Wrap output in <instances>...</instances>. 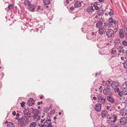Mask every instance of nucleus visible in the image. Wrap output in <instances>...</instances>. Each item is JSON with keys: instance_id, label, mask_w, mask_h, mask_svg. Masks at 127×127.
Instances as JSON below:
<instances>
[{"instance_id": "1", "label": "nucleus", "mask_w": 127, "mask_h": 127, "mask_svg": "<svg viewBox=\"0 0 127 127\" xmlns=\"http://www.w3.org/2000/svg\"><path fill=\"white\" fill-rule=\"evenodd\" d=\"M97 2L92 3L91 6H89L87 9V11L89 13L94 12L95 10H98L99 7L97 6Z\"/></svg>"}, {"instance_id": "2", "label": "nucleus", "mask_w": 127, "mask_h": 127, "mask_svg": "<svg viewBox=\"0 0 127 127\" xmlns=\"http://www.w3.org/2000/svg\"><path fill=\"white\" fill-rule=\"evenodd\" d=\"M40 112L37 109H33L32 111V117L34 120L37 121L40 119Z\"/></svg>"}, {"instance_id": "3", "label": "nucleus", "mask_w": 127, "mask_h": 127, "mask_svg": "<svg viewBox=\"0 0 127 127\" xmlns=\"http://www.w3.org/2000/svg\"><path fill=\"white\" fill-rule=\"evenodd\" d=\"M29 118L27 117L26 116H23V117L21 118L19 120L18 123V124L20 126V127H21V126L24 127L26 126Z\"/></svg>"}, {"instance_id": "4", "label": "nucleus", "mask_w": 127, "mask_h": 127, "mask_svg": "<svg viewBox=\"0 0 127 127\" xmlns=\"http://www.w3.org/2000/svg\"><path fill=\"white\" fill-rule=\"evenodd\" d=\"M111 85L115 92L118 93L120 91V89L119 88V83L117 82L114 81L112 83Z\"/></svg>"}, {"instance_id": "5", "label": "nucleus", "mask_w": 127, "mask_h": 127, "mask_svg": "<svg viewBox=\"0 0 127 127\" xmlns=\"http://www.w3.org/2000/svg\"><path fill=\"white\" fill-rule=\"evenodd\" d=\"M116 32L112 29H108L106 32V35L108 38L113 37Z\"/></svg>"}, {"instance_id": "6", "label": "nucleus", "mask_w": 127, "mask_h": 127, "mask_svg": "<svg viewBox=\"0 0 127 127\" xmlns=\"http://www.w3.org/2000/svg\"><path fill=\"white\" fill-rule=\"evenodd\" d=\"M117 119V116L113 114L109 117V120L108 121V122L110 124H113L116 121Z\"/></svg>"}, {"instance_id": "7", "label": "nucleus", "mask_w": 127, "mask_h": 127, "mask_svg": "<svg viewBox=\"0 0 127 127\" xmlns=\"http://www.w3.org/2000/svg\"><path fill=\"white\" fill-rule=\"evenodd\" d=\"M51 120H46L43 124V126L41 127H52V125L51 122Z\"/></svg>"}, {"instance_id": "8", "label": "nucleus", "mask_w": 127, "mask_h": 127, "mask_svg": "<svg viewBox=\"0 0 127 127\" xmlns=\"http://www.w3.org/2000/svg\"><path fill=\"white\" fill-rule=\"evenodd\" d=\"M127 122V119L126 117H122L120 120V123L121 126H124Z\"/></svg>"}, {"instance_id": "9", "label": "nucleus", "mask_w": 127, "mask_h": 127, "mask_svg": "<svg viewBox=\"0 0 127 127\" xmlns=\"http://www.w3.org/2000/svg\"><path fill=\"white\" fill-rule=\"evenodd\" d=\"M111 90L110 86H107L103 90V93L105 95H107L109 94Z\"/></svg>"}, {"instance_id": "10", "label": "nucleus", "mask_w": 127, "mask_h": 127, "mask_svg": "<svg viewBox=\"0 0 127 127\" xmlns=\"http://www.w3.org/2000/svg\"><path fill=\"white\" fill-rule=\"evenodd\" d=\"M106 31V27H104L100 28L98 30V33L99 34L102 35Z\"/></svg>"}, {"instance_id": "11", "label": "nucleus", "mask_w": 127, "mask_h": 127, "mask_svg": "<svg viewBox=\"0 0 127 127\" xmlns=\"http://www.w3.org/2000/svg\"><path fill=\"white\" fill-rule=\"evenodd\" d=\"M101 104L99 103L96 104L94 106V108L96 111H100L101 109Z\"/></svg>"}, {"instance_id": "12", "label": "nucleus", "mask_w": 127, "mask_h": 127, "mask_svg": "<svg viewBox=\"0 0 127 127\" xmlns=\"http://www.w3.org/2000/svg\"><path fill=\"white\" fill-rule=\"evenodd\" d=\"M24 114L25 116H26L27 117L31 118L30 116L31 114L29 112V110L28 109H25L23 111Z\"/></svg>"}, {"instance_id": "13", "label": "nucleus", "mask_w": 127, "mask_h": 127, "mask_svg": "<svg viewBox=\"0 0 127 127\" xmlns=\"http://www.w3.org/2000/svg\"><path fill=\"white\" fill-rule=\"evenodd\" d=\"M35 8V6L34 5L31 4L28 7V9L29 11L33 12Z\"/></svg>"}, {"instance_id": "14", "label": "nucleus", "mask_w": 127, "mask_h": 127, "mask_svg": "<svg viewBox=\"0 0 127 127\" xmlns=\"http://www.w3.org/2000/svg\"><path fill=\"white\" fill-rule=\"evenodd\" d=\"M82 3H83V2L79 1H77L75 2L74 3V6L76 8H79L81 7L82 6Z\"/></svg>"}, {"instance_id": "15", "label": "nucleus", "mask_w": 127, "mask_h": 127, "mask_svg": "<svg viewBox=\"0 0 127 127\" xmlns=\"http://www.w3.org/2000/svg\"><path fill=\"white\" fill-rule=\"evenodd\" d=\"M108 20V21L109 22L108 23L111 27L112 26V25L113 23L114 24H115L116 23H117L116 21L113 20V18H109Z\"/></svg>"}, {"instance_id": "16", "label": "nucleus", "mask_w": 127, "mask_h": 127, "mask_svg": "<svg viewBox=\"0 0 127 127\" xmlns=\"http://www.w3.org/2000/svg\"><path fill=\"white\" fill-rule=\"evenodd\" d=\"M34 102L33 99L32 98H30L28 101V104L29 106H32L33 105Z\"/></svg>"}, {"instance_id": "17", "label": "nucleus", "mask_w": 127, "mask_h": 127, "mask_svg": "<svg viewBox=\"0 0 127 127\" xmlns=\"http://www.w3.org/2000/svg\"><path fill=\"white\" fill-rule=\"evenodd\" d=\"M102 21V20H100L97 22L96 24V27L97 28H101L103 24V22Z\"/></svg>"}, {"instance_id": "18", "label": "nucleus", "mask_w": 127, "mask_h": 127, "mask_svg": "<svg viewBox=\"0 0 127 127\" xmlns=\"http://www.w3.org/2000/svg\"><path fill=\"white\" fill-rule=\"evenodd\" d=\"M117 52H118V55H119L118 53H122L123 54L125 52V50H124L123 48L122 47H121V46L119 47V49H117Z\"/></svg>"}, {"instance_id": "19", "label": "nucleus", "mask_w": 127, "mask_h": 127, "mask_svg": "<svg viewBox=\"0 0 127 127\" xmlns=\"http://www.w3.org/2000/svg\"><path fill=\"white\" fill-rule=\"evenodd\" d=\"M5 123L6 124L7 123V127H14V124L11 122H8L7 121H6Z\"/></svg>"}, {"instance_id": "20", "label": "nucleus", "mask_w": 127, "mask_h": 127, "mask_svg": "<svg viewBox=\"0 0 127 127\" xmlns=\"http://www.w3.org/2000/svg\"><path fill=\"white\" fill-rule=\"evenodd\" d=\"M123 88L122 91L123 95H127V87H124Z\"/></svg>"}, {"instance_id": "21", "label": "nucleus", "mask_w": 127, "mask_h": 127, "mask_svg": "<svg viewBox=\"0 0 127 127\" xmlns=\"http://www.w3.org/2000/svg\"><path fill=\"white\" fill-rule=\"evenodd\" d=\"M107 99L109 101L112 103H114V100L110 96H107Z\"/></svg>"}, {"instance_id": "22", "label": "nucleus", "mask_w": 127, "mask_h": 127, "mask_svg": "<svg viewBox=\"0 0 127 127\" xmlns=\"http://www.w3.org/2000/svg\"><path fill=\"white\" fill-rule=\"evenodd\" d=\"M98 102H99L101 105L103 104L105 105L106 104V99L105 98H103L101 99V100L98 101Z\"/></svg>"}, {"instance_id": "23", "label": "nucleus", "mask_w": 127, "mask_h": 127, "mask_svg": "<svg viewBox=\"0 0 127 127\" xmlns=\"http://www.w3.org/2000/svg\"><path fill=\"white\" fill-rule=\"evenodd\" d=\"M120 115L122 116H125L127 115V111H126L124 110H121L120 111Z\"/></svg>"}, {"instance_id": "24", "label": "nucleus", "mask_w": 127, "mask_h": 127, "mask_svg": "<svg viewBox=\"0 0 127 127\" xmlns=\"http://www.w3.org/2000/svg\"><path fill=\"white\" fill-rule=\"evenodd\" d=\"M24 3L25 5L28 6V7L31 4L30 1L28 0H25Z\"/></svg>"}, {"instance_id": "25", "label": "nucleus", "mask_w": 127, "mask_h": 127, "mask_svg": "<svg viewBox=\"0 0 127 127\" xmlns=\"http://www.w3.org/2000/svg\"><path fill=\"white\" fill-rule=\"evenodd\" d=\"M14 6V4L11 3V4H9L8 6V8L9 9H11L12 8H13Z\"/></svg>"}, {"instance_id": "26", "label": "nucleus", "mask_w": 127, "mask_h": 127, "mask_svg": "<svg viewBox=\"0 0 127 127\" xmlns=\"http://www.w3.org/2000/svg\"><path fill=\"white\" fill-rule=\"evenodd\" d=\"M36 125V123L35 122H32L30 124V127H35Z\"/></svg>"}, {"instance_id": "27", "label": "nucleus", "mask_w": 127, "mask_h": 127, "mask_svg": "<svg viewBox=\"0 0 127 127\" xmlns=\"http://www.w3.org/2000/svg\"><path fill=\"white\" fill-rule=\"evenodd\" d=\"M44 4L45 5H47L50 3V0H43Z\"/></svg>"}, {"instance_id": "28", "label": "nucleus", "mask_w": 127, "mask_h": 127, "mask_svg": "<svg viewBox=\"0 0 127 127\" xmlns=\"http://www.w3.org/2000/svg\"><path fill=\"white\" fill-rule=\"evenodd\" d=\"M97 97L98 101L103 99V97H102V95H101L99 94L97 96Z\"/></svg>"}, {"instance_id": "29", "label": "nucleus", "mask_w": 127, "mask_h": 127, "mask_svg": "<svg viewBox=\"0 0 127 127\" xmlns=\"http://www.w3.org/2000/svg\"><path fill=\"white\" fill-rule=\"evenodd\" d=\"M118 52L116 51V50H115L114 49L112 50V51L111 52L112 54H114L115 56L117 54Z\"/></svg>"}, {"instance_id": "30", "label": "nucleus", "mask_w": 127, "mask_h": 127, "mask_svg": "<svg viewBox=\"0 0 127 127\" xmlns=\"http://www.w3.org/2000/svg\"><path fill=\"white\" fill-rule=\"evenodd\" d=\"M110 81L109 80L106 81L105 82V85H106V87H107V86H110L109 85L110 84Z\"/></svg>"}, {"instance_id": "31", "label": "nucleus", "mask_w": 127, "mask_h": 127, "mask_svg": "<svg viewBox=\"0 0 127 127\" xmlns=\"http://www.w3.org/2000/svg\"><path fill=\"white\" fill-rule=\"evenodd\" d=\"M123 64L124 67L125 68H127V60H126Z\"/></svg>"}, {"instance_id": "32", "label": "nucleus", "mask_w": 127, "mask_h": 127, "mask_svg": "<svg viewBox=\"0 0 127 127\" xmlns=\"http://www.w3.org/2000/svg\"><path fill=\"white\" fill-rule=\"evenodd\" d=\"M107 26L108 27H110V25L108 23H107V22H105L104 23V27H105Z\"/></svg>"}, {"instance_id": "33", "label": "nucleus", "mask_w": 127, "mask_h": 127, "mask_svg": "<svg viewBox=\"0 0 127 127\" xmlns=\"http://www.w3.org/2000/svg\"><path fill=\"white\" fill-rule=\"evenodd\" d=\"M50 109V108H48V107H45L44 108V112H45L46 113H47L48 112V111Z\"/></svg>"}, {"instance_id": "34", "label": "nucleus", "mask_w": 127, "mask_h": 127, "mask_svg": "<svg viewBox=\"0 0 127 127\" xmlns=\"http://www.w3.org/2000/svg\"><path fill=\"white\" fill-rule=\"evenodd\" d=\"M120 36L122 38H123L124 37V34L122 33H121V31L119 32Z\"/></svg>"}, {"instance_id": "35", "label": "nucleus", "mask_w": 127, "mask_h": 127, "mask_svg": "<svg viewBox=\"0 0 127 127\" xmlns=\"http://www.w3.org/2000/svg\"><path fill=\"white\" fill-rule=\"evenodd\" d=\"M96 32L95 33L94 32H91V36H96Z\"/></svg>"}, {"instance_id": "36", "label": "nucleus", "mask_w": 127, "mask_h": 127, "mask_svg": "<svg viewBox=\"0 0 127 127\" xmlns=\"http://www.w3.org/2000/svg\"><path fill=\"white\" fill-rule=\"evenodd\" d=\"M118 95L120 97H121L122 95V94H123L122 93V92L119 91V92H118Z\"/></svg>"}, {"instance_id": "37", "label": "nucleus", "mask_w": 127, "mask_h": 127, "mask_svg": "<svg viewBox=\"0 0 127 127\" xmlns=\"http://www.w3.org/2000/svg\"><path fill=\"white\" fill-rule=\"evenodd\" d=\"M123 44L124 45L127 46V42L125 41H124L122 42Z\"/></svg>"}, {"instance_id": "38", "label": "nucleus", "mask_w": 127, "mask_h": 127, "mask_svg": "<svg viewBox=\"0 0 127 127\" xmlns=\"http://www.w3.org/2000/svg\"><path fill=\"white\" fill-rule=\"evenodd\" d=\"M25 103V102H23L22 103H21V106L23 107L25 106L24 104Z\"/></svg>"}, {"instance_id": "39", "label": "nucleus", "mask_w": 127, "mask_h": 127, "mask_svg": "<svg viewBox=\"0 0 127 127\" xmlns=\"http://www.w3.org/2000/svg\"><path fill=\"white\" fill-rule=\"evenodd\" d=\"M108 14L110 16L114 14V12L110 11L109 12Z\"/></svg>"}, {"instance_id": "40", "label": "nucleus", "mask_w": 127, "mask_h": 127, "mask_svg": "<svg viewBox=\"0 0 127 127\" xmlns=\"http://www.w3.org/2000/svg\"><path fill=\"white\" fill-rule=\"evenodd\" d=\"M124 85H125L127 87V80L123 84V86H124Z\"/></svg>"}, {"instance_id": "41", "label": "nucleus", "mask_w": 127, "mask_h": 127, "mask_svg": "<svg viewBox=\"0 0 127 127\" xmlns=\"http://www.w3.org/2000/svg\"><path fill=\"white\" fill-rule=\"evenodd\" d=\"M101 7L102 8V11H105V10L106 9H107V7L106 6L105 7V9H104V10L103 8H102V6H101Z\"/></svg>"}, {"instance_id": "42", "label": "nucleus", "mask_w": 127, "mask_h": 127, "mask_svg": "<svg viewBox=\"0 0 127 127\" xmlns=\"http://www.w3.org/2000/svg\"><path fill=\"white\" fill-rule=\"evenodd\" d=\"M110 126L112 127H118V126H116V125L113 124L111 125Z\"/></svg>"}, {"instance_id": "43", "label": "nucleus", "mask_w": 127, "mask_h": 127, "mask_svg": "<svg viewBox=\"0 0 127 127\" xmlns=\"http://www.w3.org/2000/svg\"><path fill=\"white\" fill-rule=\"evenodd\" d=\"M70 9L72 11H73L74 9V7L73 6H72L70 8Z\"/></svg>"}, {"instance_id": "44", "label": "nucleus", "mask_w": 127, "mask_h": 127, "mask_svg": "<svg viewBox=\"0 0 127 127\" xmlns=\"http://www.w3.org/2000/svg\"><path fill=\"white\" fill-rule=\"evenodd\" d=\"M42 104V102L41 101L40 102H38L37 103V104L38 105H40V104Z\"/></svg>"}, {"instance_id": "45", "label": "nucleus", "mask_w": 127, "mask_h": 127, "mask_svg": "<svg viewBox=\"0 0 127 127\" xmlns=\"http://www.w3.org/2000/svg\"><path fill=\"white\" fill-rule=\"evenodd\" d=\"M12 114L15 116L16 115V112L15 111H14L12 113Z\"/></svg>"}, {"instance_id": "46", "label": "nucleus", "mask_w": 127, "mask_h": 127, "mask_svg": "<svg viewBox=\"0 0 127 127\" xmlns=\"http://www.w3.org/2000/svg\"><path fill=\"white\" fill-rule=\"evenodd\" d=\"M93 98L95 100H96L97 99V98L96 97H95V96Z\"/></svg>"}, {"instance_id": "47", "label": "nucleus", "mask_w": 127, "mask_h": 127, "mask_svg": "<svg viewBox=\"0 0 127 127\" xmlns=\"http://www.w3.org/2000/svg\"><path fill=\"white\" fill-rule=\"evenodd\" d=\"M91 37L90 38V39H92L93 38H95V36H91Z\"/></svg>"}, {"instance_id": "48", "label": "nucleus", "mask_w": 127, "mask_h": 127, "mask_svg": "<svg viewBox=\"0 0 127 127\" xmlns=\"http://www.w3.org/2000/svg\"><path fill=\"white\" fill-rule=\"evenodd\" d=\"M44 120H41V125H42V123H44Z\"/></svg>"}, {"instance_id": "49", "label": "nucleus", "mask_w": 127, "mask_h": 127, "mask_svg": "<svg viewBox=\"0 0 127 127\" xmlns=\"http://www.w3.org/2000/svg\"><path fill=\"white\" fill-rule=\"evenodd\" d=\"M65 1H66V3H67L68 4L69 3V0H66Z\"/></svg>"}, {"instance_id": "50", "label": "nucleus", "mask_w": 127, "mask_h": 127, "mask_svg": "<svg viewBox=\"0 0 127 127\" xmlns=\"http://www.w3.org/2000/svg\"><path fill=\"white\" fill-rule=\"evenodd\" d=\"M98 0L100 2H102L104 1V0Z\"/></svg>"}, {"instance_id": "51", "label": "nucleus", "mask_w": 127, "mask_h": 127, "mask_svg": "<svg viewBox=\"0 0 127 127\" xmlns=\"http://www.w3.org/2000/svg\"><path fill=\"white\" fill-rule=\"evenodd\" d=\"M110 12H114L113 11L112 9L110 8Z\"/></svg>"}, {"instance_id": "52", "label": "nucleus", "mask_w": 127, "mask_h": 127, "mask_svg": "<svg viewBox=\"0 0 127 127\" xmlns=\"http://www.w3.org/2000/svg\"><path fill=\"white\" fill-rule=\"evenodd\" d=\"M19 116V113H17L16 115V116L17 117H18Z\"/></svg>"}, {"instance_id": "53", "label": "nucleus", "mask_w": 127, "mask_h": 127, "mask_svg": "<svg viewBox=\"0 0 127 127\" xmlns=\"http://www.w3.org/2000/svg\"><path fill=\"white\" fill-rule=\"evenodd\" d=\"M98 14L99 16H100L102 15V14H101V13H98Z\"/></svg>"}, {"instance_id": "54", "label": "nucleus", "mask_w": 127, "mask_h": 127, "mask_svg": "<svg viewBox=\"0 0 127 127\" xmlns=\"http://www.w3.org/2000/svg\"><path fill=\"white\" fill-rule=\"evenodd\" d=\"M37 9L38 10H39L40 9V7L39 6H38L37 7Z\"/></svg>"}, {"instance_id": "55", "label": "nucleus", "mask_w": 127, "mask_h": 127, "mask_svg": "<svg viewBox=\"0 0 127 127\" xmlns=\"http://www.w3.org/2000/svg\"><path fill=\"white\" fill-rule=\"evenodd\" d=\"M43 98V96H40V99H42Z\"/></svg>"}, {"instance_id": "56", "label": "nucleus", "mask_w": 127, "mask_h": 127, "mask_svg": "<svg viewBox=\"0 0 127 127\" xmlns=\"http://www.w3.org/2000/svg\"><path fill=\"white\" fill-rule=\"evenodd\" d=\"M86 30V29H85V28H84V29L83 28L82 29V31H83L84 30Z\"/></svg>"}, {"instance_id": "57", "label": "nucleus", "mask_w": 127, "mask_h": 127, "mask_svg": "<svg viewBox=\"0 0 127 127\" xmlns=\"http://www.w3.org/2000/svg\"><path fill=\"white\" fill-rule=\"evenodd\" d=\"M124 58V57H121V59L122 60H123Z\"/></svg>"}, {"instance_id": "58", "label": "nucleus", "mask_w": 127, "mask_h": 127, "mask_svg": "<svg viewBox=\"0 0 127 127\" xmlns=\"http://www.w3.org/2000/svg\"><path fill=\"white\" fill-rule=\"evenodd\" d=\"M95 18H98V16L97 15H95Z\"/></svg>"}, {"instance_id": "59", "label": "nucleus", "mask_w": 127, "mask_h": 127, "mask_svg": "<svg viewBox=\"0 0 127 127\" xmlns=\"http://www.w3.org/2000/svg\"><path fill=\"white\" fill-rule=\"evenodd\" d=\"M59 115H60L61 114V113L60 112L59 113Z\"/></svg>"}, {"instance_id": "60", "label": "nucleus", "mask_w": 127, "mask_h": 127, "mask_svg": "<svg viewBox=\"0 0 127 127\" xmlns=\"http://www.w3.org/2000/svg\"><path fill=\"white\" fill-rule=\"evenodd\" d=\"M56 119V117H54V119Z\"/></svg>"}, {"instance_id": "61", "label": "nucleus", "mask_w": 127, "mask_h": 127, "mask_svg": "<svg viewBox=\"0 0 127 127\" xmlns=\"http://www.w3.org/2000/svg\"><path fill=\"white\" fill-rule=\"evenodd\" d=\"M44 115H45V114H44H44H43V115L42 116V117H43V116H44Z\"/></svg>"}, {"instance_id": "62", "label": "nucleus", "mask_w": 127, "mask_h": 127, "mask_svg": "<svg viewBox=\"0 0 127 127\" xmlns=\"http://www.w3.org/2000/svg\"><path fill=\"white\" fill-rule=\"evenodd\" d=\"M105 15H106L107 16V15H108V14H107V13H106V14H105Z\"/></svg>"}, {"instance_id": "63", "label": "nucleus", "mask_w": 127, "mask_h": 127, "mask_svg": "<svg viewBox=\"0 0 127 127\" xmlns=\"http://www.w3.org/2000/svg\"><path fill=\"white\" fill-rule=\"evenodd\" d=\"M97 73H96V74H95V75L96 76L97 75Z\"/></svg>"}, {"instance_id": "64", "label": "nucleus", "mask_w": 127, "mask_h": 127, "mask_svg": "<svg viewBox=\"0 0 127 127\" xmlns=\"http://www.w3.org/2000/svg\"><path fill=\"white\" fill-rule=\"evenodd\" d=\"M105 82V81H102V83H103L104 82Z\"/></svg>"}]
</instances>
